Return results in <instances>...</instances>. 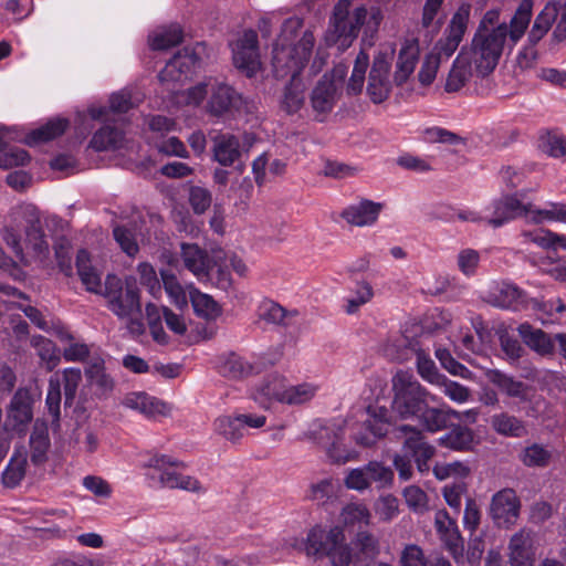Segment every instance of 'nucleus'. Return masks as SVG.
<instances>
[{
  "label": "nucleus",
  "mask_w": 566,
  "mask_h": 566,
  "mask_svg": "<svg viewBox=\"0 0 566 566\" xmlns=\"http://www.w3.org/2000/svg\"><path fill=\"white\" fill-rule=\"evenodd\" d=\"M392 411L403 420L415 419L422 430L436 433L448 428L450 419H460V411L448 406L430 407L441 399L424 388L412 374L400 370L392 377Z\"/></svg>",
  "instance_id": "obj_1"
},
{
  "label": "nucleus",
  "mask_w": 566,
  "mask_h": 566,
  "mask_svg": "<svg viewBox=\"0 0 566 566\" xmlns=\"http://www.w3.org/2000/svg\"><path fill=\"white\" fill-rule=\"evenodd\" d=\"M344 530L340 526L328 531L321 526L310 530L306 539L302 543L308 556H327L333 566H364L379 554V542L367 531H360L353 541V547L346 544Z\"/></svg>",
  "instance_id": "obj_2"
},
{
  "label": "nucleus",
  "mask_w": 566,
  "mask_h": 566,
  "mask_svg": "<svg viewBox=\"0 0 566 566\" xmlns=\"http://www.w3.org/2000/svg\"><path fill=\"white\" fill-rule=\"evenodd\" d=\"M533 0H522L507 25L505 22L491 31H476L467 50L475 70L482 76L491 73L497 65L505 48L510 50L524 35L532 18Z\"/></svg>",
  "instance_id": "obj_3"
},
{
  "label": "nucleus",
  "mask_w": 566,
  "mask_h": 566,
  "mask_svg": "<svg viewBox=\"0 0 566 566\" xmlns=\"http://www.w3.org/2000/svg\"><path fill=\"white\" fill-rule=\"evenodd\" d=\"M102 295L107 300L108 310L118 318L140 316V290L134 277L122 281L118 276L108 274Z\"/></svg>",
  "instance_id": "obj_4"
},
{
  "label": "nucleus",
  "mask_w": 566,
  "mask_h": 566,
  "mask_svg": "<svg viewBox=\"0 0 566 566\" xmlns=\"http://www.w3.org/2000/svg\"><path fill=\"white\" fill-rule=\"evenodd\" d=\"M143 467L149 470L146 476L157 481L160 486L192 492L201 489L198 480L176 471L179 467L184 468L185 464L174 457L158 453L150 454Z\"/></svg>",
  "instance_id": "obj_5"
},
{
  "label": "nucleus",
  "mask_w": 566,
  "mask_h": 566,
  "mask_svg": "<svg viewBox=\"0 0 566 566\" xmlns=\"http://www.w3.org/2000/svg\"><path fill=\"white\" fill-rule=\"evenodd\" d=\"M282 357L280 349L260 357L254 363L244 361L235 353L222 354L218 357L216 368L218 373L230 379H241L262 373L266 367L275 365Z\"/></svg>",
  "instance_id": "obj_6"
},
{
  "label": "nucleus",
  "mask_w": 566,
  "mask_h": 566,
  "mask_svg": "<svg viewBox=\"0 0 566 566\" xmlns=\"http://www.w3.org/2000/svg\"><path fill=\"white\" fill-rule=\"evenodd\" d=\"M39 396L36 389L31 387H21L14 392L7 410V430L18 434L25 433L33 420V405Z\"/></svg>",
  "instance_id": "obj_7"
},
{
  "label": "nucleus",
  "mask_w": 566,
  "mask_h": 566,
  "mask_svg": "<svg viewBox=\"0 0 566 566\" xmlns=\"http://www.w3.org/2000/svg\"><path fill=\"white\" fill-rule=\"evenodd\" d=\"M199 57L197 54L185 48L178 51L159 72L158 80L168 92H176L178 86H182L193 74Z\"/></svg>",
  "instance_id": "obj_8"
},
{
  "label": "nucleus",
  "mask_w": 566,
  "mask_h": 566,
  "mask_svg": "<svg viewBox=\"0 0 566 566\" xmlns=\"http://www.w3.org/2000/svg\"><path fill=\"white\" fill-rule=\"evenodd\" d=\"M397 438H403L402 449L406 455L413 458L418 470L429 471V461L434 455V447L426 441L422 430L410 424H400L395 428Z\"/></svg>",
  "instance_id": "obj_9"
},
{
  "label": "nucleus",
  "mask_w": 566,
  "mask_h": 566,
  "mask_svg": "<svg viewBox=\"0 0 566 566\" xmlns=\"http://www.w3.org/2000/svg\"><path fill=\"white\" fill-rule=\"evenodd\" d=\"M366 415L363 423L365 431L355 432L354 439L360 446L370 447L389 432L394 418L387 407L378 403H370L366 408Z\"/></svg>",
  "instance_id": "obj_10"
},
{
  "label": "nucleus",
  "mask_w": 566,
  "mask_h": 566,
  "mask_svg": "<svg viewBox=\"0 0 566 566\" xmlns=\"http://www.w3.org/2000/svg\"><path fill=\"white\" fill-rule=\"evenodd\" d=\"M394 471L378 461H370L366 465L353 469L345 479L348 489L364 491L371 483H376L377 488H387L392 483Z\"/></svg>",
  "instance_id": "obj_11"
},
{
  "label": "nucleus",
  "mask_w": 566,
  "mask_h": 566,
  "mask_svg": "<svg viewBox=\"0 0 566 566\" xmlns=\"http://www.w3.org/2000/svg\"><path fill=\"white\" fill-rule=\"evenodd\" d=\"M469 18L470 7L461 6L451 18L444 31V36L436 43L432 54L439 56L440 60H448L461 43L467 31Z\"/></svg>",
  "instance_id": "obj_12"
},
{
  "label": "nucleus",
  "mask_w": 566,
  "mask_h": 566,
  "mask_svg": "<svg viewBox=\"0 0 566 566\" xmlns=\"http://www.w3.org/2000/svg\"><path fill=\"white\" fill-rule=\"evenodd\" d=\"M521 501L513 489L506 488L493 494L490 515L499 527L509 528L520 516Z\"/></svg>",
  "instance_id": "obj_13"
},
{
  "label": "nucleus",
  "mask_w": 566,
  "mask_h": 566,
  "mask_svg": "<svg viewBox=\"0 0 566 566\" xmlns=\"http://www.w3.org/2000/svg\"><path fill=\"white\" fill-rule=\"evenodd\" d=\"M251 112L252 105L232 86L220 84L214 90V117L233 118Z\"/></svg>",
  "instance_id": "obj_14"
},
{
  "label": "nucleus",
  "mask_w": 566,
  "mask_h": 566,
  "mask_svg": "<svg viewBox=\"0 0 566 566\" xmlns=\"http://www.w3.org/2000/svg\"><path fill=\"white\" fill-rule=\"evenodd\" d=\"M492 209L493 213L492 217L488 219V223L493 228H499L520 217H525L530 220L532 205L524 203L517 197V193H515L512 196H503L502 198L494 200Z\"/></svg>",
  "instance_id": "obj_15"
},
{
  "label": "nucleus",
  "mask_w": 566,
  "mask_h": 566,
  "mask_svg": "<svg viewBox=\"0 0 566 566\" xmlns=\"http://www.w3.org/2000/svg\"><path fill=\"white\" fill-rule=\"evenodd\" d=\"M488 301L495 307L515 312L526 310L531 304L527 293L509 282L496 284L489 293Z\"/></svg>",
  "instance_id": "obj_16"
},
{
  "label": "nucleus",
  "mask_w": 566,
  "mask_h": 566,
  "mask_svg": "<svg viewBox=\"0 0 566 566\" xmlns=\"http://www.w3.org/2000/svg\"><path fill=\"white\" fill-rule=\"evenodd\" d=\"M390 63L385 54H378L374 57L369 72L367 93L375 104L386 101L391 91L389 81Z\"/></svg>",
  "instance_id": "obj_17"
},
{
  "label": "nucleus",
  "mask_w": 566,
  "mask_h": 566,
  "mask_svg": "<svg viewBox=\"0 0 566 566\" xmlns=\"http://www.w3.org/2000/svg\"><path fill=\"white\" fill-rule=\"evenodd\" d=\"M214 272H217V286L227 291L232 285L231 271L240 276L245 275L247 265L230 250L214 247Z\"/></svg>",
  "instance_id": "obj_18"
},
{
  "label": "nucleus",
  "mask_w": 566,
  "mask_h": 566,
  "mask_svg": "<svg viewBox=\"0 0 566 566\" xmlns=\"http://www.w3.org/2000/svg\"><path fill=\"white\" fill-rule=\"evenodd\" d=\"M337 98V86L335 82L324 75L316 83L310 95L311 106L317 122L325 120L326 116L333 111Z\"/></svg>",
  "instance_id": "obj_19"
},
{
  "label": "nucleus",
  "mask_w": 566,
  "mask_h": 566,
  "mask_svg": "<svg viewBox=\"0 0 566 566\" xmlns=\"http://www.w3.org/2000/svg\"><path fill=\"white\" fill-rule=\"evenodd\" d=\"M294 51L291 50V45H286L283 42L274 45L272 65L276 78H283L287 75L290 77L301 76L305 64Z\"/></svg>",
  "instance_id": "obj_20"
},
{
  "label": "nucleus",
  "mask_w": 566,
  "mask_h": 566,
  "mask_svg": "<svg viewBox=\"0 0 566 566\" xmlns=\"http://www.w3.org/2000/svg\"><path fill=\"white\" fill-rule=\"evenodd\" d=\"M123 405L129 409L140 412L147 418L168 416L171 410L168 403L144 391L126 395L123 400Z\"/></svg>",
  "instance_id": "obj_21"
},
{
  "label": "nucleus",
  "mask_w": 566,
  "mask_h": 566,
  "mask_svg": "<svg viewBox=\"0 0 566 566\" xmlns=\"http://www.w3.org/2000/svg\"><path fill=\"white\" fill-rule=\"evenodd\" d=\"M30 216L25 228V243L38 258L45 259L50 252V245L43 231L40 217L34 206H27Z\"/></svg>",
  "instance_id": "obj_22"
},
{
  "label": "nucleus",
  "mask_w": 566,
  "mask_h": 566,
  "mask_svg": "<svg viewBox=\"0 0 566 566\" xmlns=\"http://www.w3.org/2000/svg\"><path fill=\"white\" fill-rule=\"evenodd\" d=\"M287 384L286 378L281 375H269L264 378L262 384L256 387L253 399L265 409L270 408L272 401L283 403Z\"/></svg>",
  "instance_id": "obj_23"
},
{
  "label": "nucleus",
  "mask_w": 566,
  "mask_h": 566,
  "mask_svg": "<svg viewBox=\"0 0 566 566\" xmlns=\"http://www.w3.org/2000/svg\"><path fill=\"white\" fill-rule=\"evenodd\" d=\"M381 209V203L364 199L356 205L345 208L340 216L349 224L367 227L377 221Z\"/></svg>",
  "instance_id": "obj_24"
},
{
  "label": "nucleus",
  "mask_w": 566,
  "mask_h": 566,
  "mask_svg": "<svg viewBox=\"0 0 566 566\" xmlns=\"http://www.w3.org/2000/svg\"><path fill=\"white\" fill-rule=\"evenodd\" d=\"M517 333L523 343L539 356H551L554 354L555 343L543 329L525 322L518 325Z\"/></svg>",
  "instance_id": "obj_25"
},
{
  "label": "nucleus",
  "mask_w": 566,
  "mask_h": 566,
  "mask_svg": "<svg viewBox=\"0 0 566 566\" xmlns=\"http://www.w3.org/2000/svg\"><path fill=\"white\" fill-rule=\"evenodd\" d=\"M305 84L301 76H291L279 99L280 109L287 115L296 114L305 103Z\"/></svg>",
  "instance_id": "obj_26"
},
{
  "label": "nucleus",
  "mask_w": 566,
  "mask_h": 566,
  "mask_svg": "<svg viewBox=\"0 0 566 566\" xmlns=\"http://www.w3.org/2000/svg\"><path fill=\"white\" fill-rule=\"evenodd\" d=\"M30 461L34 465H41L48 460V452L51 447L49 428L44 420L36 419L33 423L29 439Z\"/></svg>",
  "instance_id": "obj_27"
},
{
  "label": "nucleus",
  "mask_w": 566,
  "mask_h": 566,
  "mask_svg": "<svg viewBox=\"0 0 566 566\" xmlns=\"http://www.w3.org/2000/svg\"><path fill=\"white\" fill-rule=\"evenodd\" d=\"M474 66L472 59L469 56L467 49L463 48L453 62L452 69L449 72L446 91L458 92L469 81L472 75V67Z\"/></svg>",
  "instance_id": "obj_28"
},
{
  "label": "nucleus",
  "mask_w": 566,
  "mask_h": 566,
  "mask_svg": "<svg viewBox=\"0 0 566 566\" xmlns=\"http://www.w3.org/2000/svg\"><path fill=\"white\" fill-rule=\"evenodd\" d=\"M534 552L528 533L518 532L510 541L511 566H533Z\"/></svg>",
  "instance_id": "obj_29"
},
{
  "label": "nucleus",
  "mask_w": 566,
  "mask_h": 566,
  "mask_svg": "<svg viewBox=\"0 0 566 566\" xmlns=\"http://www.w3.org/2000/svg\"><path fill=\"white\" fill-rule=\"evenodd\" d=\"M559 9V3L555 1L545 4L543 10L536 15L528 32L527 40L530 43H538L547 34L558 17Z\"/></svg>",
  "instance_id": "obj_30"
},
{
  "label": "nucleus",
  "mask_w": 566,
  "mask_h": 566,
  "mask_svg": "<svg viewBox=\"0 0 566 566\" xmlns=\"http://www.w3.org/2000/svg\"><path fill=\"white\" fill-rule=\"evenodd\" d=\"M67 126L69 120L65 118L50 119L46 124L31 130L24 137V143L31 147L48 143L63 135Z\"/></svg>",
  "instance_id": "obj_31"
},
{
  "label": "nucleus",
  "mask_w": 566,
  "mask_h": 566,
  "mask_svg": "<svg viewBox=\"0 0 566 566\" xmlns=\"http://www.w3.org/2000/svg\"><path fill=\"white\" fill-rule=\"evenodd\" d=\"M85 376L92 386L97 388L99 395L106 396L114 389L115 381L106 373L105 361L99 358H93L85 368Z\"/></svg>",
  "instance_id": "obj_32"
},
{
  "label": "nucleus",
  "mask_w": 566,
  "mask_h": 566,
  "mask_svg": "<svg viewBox=\"0 0 566 566\" xmlns=\"http://www.w3.org/2000/svg\"><path fill=\"white\" fill-rule=\"evenodd\" d=\"M490 423L496 433L504 437L523 438L527 434L525 422L507 412L493 415Z\"/></svg>",
  "instance_id": "obj_33"
},
{
  "label": "nucleus",
  "mask_w": 566,
  "mask_h": 566,
  "mask_svg": "<svg viewBox=\"0 0 566 566\" xmlns=\"http://www.w3.org/2000/svg\"><path fill=\"white\" fill-rule=\"evenodd\" d=\"M76 269L82 283L92 293L102 294V281L97 271L91 265L90 253L85 249L76 254Z\"/></svg>",
  "instance_id": "obj_34"
},
{
  "label": "nucleus",
  "mask_w": 566,
  "mask_h": 566,
  "mask_svg": "<svg viewBox=\"0 0 566 566\" xmlns=\"http://www.w3.org/2000/svg\"><path fill=\"white\" fill-rule=\"evenodd\" d=\"M240 142L234 135H220L214 137V160L222 166H231L239 159Z\"/></svg>",
  "instance_id": "obj_35"
},
{
  "label": "nucleus",
  "mask_w": 566,
  "mask_h": 566,
  "mask_svg": "<svg viewBox=\"0 0 566 566\" xmlns=\"http://www.w3.org/2000/svg\"><path fill=\"white\" fill-rule=\"evenodd\" d=\"M297 311L289 312L280 304L270 300L263 301L258 308L260 319L269 324L282 326L292 325L294 317L297 316Z\"/></svg>",
  "instance_id": "obj_36"
},
{
  "label": "nucleus",
  "mask_w": 566,
  "mask_h": 566,
  "mask_svg": "<svg viewBox=\"0 0 566 566\" xmlns=\"http://www.w3.org/2000/svg\"><path fill=\"white\" fill-rule=\"evenodd\" d=\"M418 55L419 50L416 44H408L400 50L395 71V82L397 85L403 84L412 74L418 62Z\"/></svg>",
  "instance_id": "obj_37"
},
{
  "label": "nucleus",
  "mask_w": 566,
  "mask_h": 566,
  "mask_svg": "<svg viewBox=\"0 0 566 566\" xmlns=\"http://www.w3.org/2000/svg\"><path fill=\"white\" fill-rule=\"evenodd\" d=\"M124 140L123 130L112 125H104L92 137L91 146L96 151L117 149Z\"/></svg>",
  "instance_id": "obj_38"
},
{
  "label": "nucleus",
  "mask_w": 566,
  "mask_h": 566,
  "mask_svg": "<svg viewBox=\"0 0 566 566\" xmlns=\"http://www.w3.org/2000/svg\"><path fill=\"white\" fill-rule=\"evenodd\" d=\"M474 436L470 428L455 426L439 438V444L457 451H465L473 444Z\"/></svg>",
  "instance_id": "obj_39"
},
{
  "label": "nucleus",
  "mask_w": 566,
  "mask_h": 566,
  "mask_svg": "<svg viewBox=\"0 0 566 566\" xmlns=\"http://www.w3.org/2000/svg\"><path fill=\"white\" fill-rule=\"evenodd\" d=\"M522 235L526 241L533 242L543 249L566 250V237L555 233L547 229H537L534 231H524Z\"/></svg>",
  "instance_id": "obj_40"
},
{
  "label": "nucleus",
  "mask_w": 566,
  "mask_h": 566,
  "mask_svg": "<svg viewBox=\"0 0 566 566\" xmlns=\"http://www.w3.org/2000/svg\"><path fill=\"white\" fill-rule=\"evenodd\" d=\"M160 276L170 302L179 310L187 307L188 301L186 291L177 280L176 275L169 270H161Z\"/></svg>",
  "instance_id": "obj_41"
},
{
  "label": "nucleus",
  "mask_w": 566,
  "mask_h": 566,
  "mask_svg": "<svg viewBox=\"0 0 566 566\" xmlns=\"http://www.w3.org/2000/svg\"><path fill=\"white\" fill-rule=\"evenodd\" d=\"M182 41V30L178 24L170 25L154 34L149 45L154 51H163L178 45Z\"/></svg>",
  "instance_id": "obj_42"
},
{
  "label": "nucleus",
  "mask_w": 566,
  "mask_h": 566,
  "mask_svg": "<svg viewBox=\"0 0 566 566\" xmlns=\"http://www.w3.org/2000/svg\"><path fill=\"white\" fill-rule=\"evenodd\" d=\"M491 380L507 396L520 398L522 400L526 399L527 386L523 381L516 380L515 378L499 370L493 371Z\"/></svg>",
  "instance_id": "obj_43"
},
{
  "label": "nucleus",
  "mask_w": 566,
  "mask_h": 566,
  "mask_svg": "<svg viewBox=\"0 0 566 566\" xmlns=\"http://www.w3.org/2000/svg\"><path fill=\"white\" fill-rule=\"evenodd\" d=\"M145 311L150 334L154 340L160 345H167L169 343V336L166 334L161 324L164 318L163 306L159 307L154 303H147Z\"/></svg>",
  "instance_id": "obj_44"
},
{
  "label": "nucleus",
  "mask_w": 566,
  "mask_h": 566,
  "mask_svg": "<svg viewBox=\"0 0 566 566\" xmlns=\"http://www.w3.org/2000/svg\"><path fill=\"white\" fill-rule=\"evenodd\" d=\"M318 386L312 382H302L298 385L287 384L286 395L283 403L302 405L311 401L317 394Z\"/></svg>",
  "instance_id": "obj_45"
},
{
  "label": "nucleus",
  "mask_w": 566,
  "mask_h": 566,
  "mask_svg": "<svg viewBox=\"0 0 566 566\" xmlns=\"http://www.w3.org/2000/svg\"><path fill=\"white\" fill-rule=\"evenodd\" d=\"M369 65V56L364 51H360L356 56L354 69L347 84V93L349 95H357L361 92L366 71Z\"/></svg>",
  "instance_id": "obj_46"
},
{
  "label": "nucleus",
  "mask_w": 566,
  "mask_h": 566,
  "mask_svg": "<svg viewBox=\"0 0 566 566\" xmlns=\"http://www.w3.org/2000/svg\"><path fill=\"white\" fill-rule=\"evenodd\" d=\"M374 290L370 283L365 280L357 281L354 295L346 298L345 312L349 315L355 314L358 310L371 301Z\"/></svg>",
  "instance_id": "obj_47"
},
{
  "label": "nucleus",
  "mask_w": 566,
  "mask_h": 566,
  "mask_svg": "<svg viewBox=\"0 0 566 566\" xmlns=\"http://www.w3.org/2000/svg\"><path fill=\"white\" fill-rule=\"evenodd\" d=\"M27 458L13 455L1 474L4 486L13 489L20 484L25 475Z\"/></svg>",
  "instance_id": "obj_48"
},
{
  "label": "nucleus",
  "mask_w": 566,
  "mask_h": 566,
  "mask_svg": "<svg viewBox=\"0 0 566 566\" xmlns=\"http://www.w3.org/2000/svg\"><path fill=\"white\" fill-rule=\"evenodd\" d=\"M342 520L347 526H361L370 523L371 514L363 503H349L343 507Z\"/></svg>",
  "instance_id": "obj_49"
},
{
  "label": "nucleus",
  "mask_w": 566,
  "mask_h": 566,
  "mask_svg": "<svg viewBox=\"0 0 566 566\" xmlns=\"http://www.w3.org/2000/svg\"><path fill=\"white\" fill-rule=\"evenodd\" d=\"M233 63L248 77H252L260 69L259 52L247 49H233Z\"/></svg>",
  "instance_id": "obj_50"
},
{
  "label": "nucleus",
  "mask_w": 566,
  "mask_h": 566,
  "mask_svg": "<svg viewBox=\"0 0 566 566\" xmlns=\"http://www.w3.org/2000/svg\"><path fill=\"white\" fill-rule=\"evenodd\" d=\"M61 384L59 379L49 380L45 406L49 415L52 417V424L59 427L61 418Z\"/></svg>",
  "instance_id": "obj_51"
},
{
  "label": "nucleus",
  "mask_w": 566,
  "mask_h": 566,
  "mask_svg": "<svg viewBox=\"0 0 566 566\" xmlns=\"http://www.w3.org/2000/svg\"><path fill=\"white\" fill-rule=\"evenodd\" d=\"M544 220L566 222V203L549 202L545 209L532 208L530 221L541 223Z\"/></svg>",
  "instance_id": "obj_52"
},
{
  "label": "nucleus",
  "mask_w": 566,
  "mask_h": 566,
  "mask_svg": "<svg viewBox=\"0 0 566 566\" xmlns=\"http://www.w3.org/2000/svg\"><path fill=\"white\" fill-rule=\"evenodd\" d=\"M0 146V168L9 169L12 167L24 166L30 161V155L25 149L19 147L7 148L1 139Z\"/></svg>",
  "instance_id": "obj_53"
},
{
  "label": "nucleus",
  "mask_w": 566,
  "mask_h": 566,
  "mask_svg": "<svg viewBox=\"0 0 566 566\" xmlns=\"http://www.w3.org/2000/svg\"><path fill=\"white\" fill-rule=\"evenodd\" d=\"M115 241L119 244L120 249L128 255L135 256L139 247L137 243L136 232L127 226H117L113 229Z\"/></svg>",
  "instance_id": "obj_54"
},
{
  "label": "nucleus",
  "mask_w": 566,
  "mask_h": 566,
  "mask_svg": "<svg viewBox=\"0 0 566 566\" xmlns=\"http://www.w3.org/2000/svg\"><path fill=\"white\" fill-rule=\"evenodd\" d=\"M417 370L423 380L436 386L444 378V375L439 373L434 361L423 352L417 353Z\"/></svg>",
  "instance_id": "obj_55"
},
{
  "label": "nucleus",
  "mask_w": 566,
  "mask_h": 566,
  "mask_svg": "<svg viewBox=\"0 0 566 566\" xmlns=\"http://www.w3.org/2000/svg\"><path fill=\"white\" fill-rule=\"evenodd\" d=\"M181 256L185 263V266L193 272L195 274H199L203 270L205 264V254L202 250L196 244L182 243L181 244Z\"/></svg>",
  "instance_id": "obj_56"
},
{
  "label": "nucleus",
  "mask_w": 566,
  "mask_h": 566,
  "mask_svg": "<svg viewBox=\"0 0 566 566\" xmlns=\"http://www.w3.org/2000/svg\"><path fill=\"white\" fill-rule=\"evenodd\" d=\"M54 254L61 272L65 275L72 274V244L69 239L61 237L54 243Z\"/></svg>",
  "instance_id": "obj_57"
},
{
  "label": "nucleus",
  "mask_w": 566,
  "mask_h": 566,
  "mask_svg": "<svg viewBox=\"0 0 566 566\" xmlns=\"http://www.w3.org/2000/svg\"><path fill=\"white\" fill-rule=\"evenodd\" d=\"M140 277V284L145 286L149 294L158 298L161 294V283L157 277L154 266L149 263H140L137 268Z\"/></svg>",
  "instance_id": "obj_58"
},
{
  "label": "nucleus",
  "mask_w": 566,
  "mask_h": 566,
  "mask_svg": "<svg viewBox=\"0 0 566 566\" xmlns=\"http://www.w3.org/2000/svg\"><path fill=\"white\" fill-rule=\"evenodd\" d=\"M82 374L78 368H67L63 371L64 406L71 407L75 399Z\"/></svg>",
  "instance_id": "obj_59"
},
{
  "label": "nucleus",
  "mask_w": 566,
  "mask_h": 566,
  "mask_svg": "<svg viewBox=\"0 0 566 566\" xmlns=\"http://www.w3.org/2000/svg\"><path fill=\"white\" fill-rule=\"evenodd\" d=\"M551 459V452L543 446L533 443L526 447L522 454V462L527 467H545Z\"/></svg>",
  "instance_id": "obj_60"
},
{
  "label": "nucleus",
  "mask_w": 566,
  "mask_h": 566,
  "mask_svg": "<svg viewBox=\"0 0 566 566\" xmlns=\"http://www.w3.org/2000/svg\"><path fill=\"white\" fill-rule=\"evenodd\" d=\"M219 433L232 443L238 442L245 433L239 416L220 418Z\"/></svg>",
  "instance_id": "obj_61"
},
{
  "label": "nucleus",
  "mask_w": 566,
  "mask_h": 566,
  "mask_svg": "<svg viewBox=\"0 0 566 566\" xmlns=\"http://www.w3.org/2000/svg\"><path fill=\"white\" fill-rule=\"evenodd\" d=\"M442 392L457 403L467 402L471 396L470 389L457 381L450 380L444 376L443 380L438 384Z\"/></svg>",
  "instance_id": "obj_62"
},
{
  "label": "nucleus",
  "mask_w": 566,
  "mask_h": 566,
  "mask_svg": "<svg viewBox=\"0 0 566 566\" xmlns=\"http://www.w3.org/2000/svg\"><path fill=\"white\" fill-rule=\"evenodd\" d=\"M189 296L195 314L198 317L210 319L212 314V297L201 293L197 289L190 290Z\"/></svg>",
  "instance_id": "obj_63"
},
{
  "label": "nucleus",
  "mask_w": 566,
  "mask_h": 566,
  "mask_svg": "<svg viewBox=\"0 0 566 566\" xmlns=\"http://www.w3.org/2000/svg\"><path fill=\"white\" fill-rule=\"evenodd\" d=\"M405 501L413 512H424L428 510V497L424 491L417 485H409L403 490Z\"/></svg>",
  "instance_id": "obj_64"
}]
</instances>
